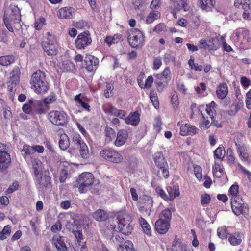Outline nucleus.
<instances>
[{
    "mask_svg": "<svg viewBox=\"0 0 251 251\" xmlns=\"http://www.w3.org/2000/svg\"><path fill=\"white\" fill-rule=\"evenodd\" d=\"M72 141L75 144L79 146V147L81 146L82 143H85L82 140L80 135L79 134H75L73 136Z\"/></svg>",
    "mask_w": 251,
    "mask_h": 251,
    "instance_id": "0e129e2a",
    "label": "nucleus"
},
{
    "mask_svg": "<svg viewBox=\"0 0 251 251\" xmlns=\"http://www.w3.org/2000/svg\"><path fill=\"white\" fill-rule=\"evenodd\" d=\"M194 57L192 56H191L188 62V64L189 67L191 69H194L196 71H201L203 69V66L202 65H199L197 63H195L194 62Z\"/></svg>",
    "mask_w": 251,
    "mask_h": 251,
    "instance_id": "a18cd8bd",
    "label": "nucleus"
},
{
    "mask_svg": "<svg viewBox=\"0 0 251 251\" xmlns=\"http://www.w3.org/2000/svg\"><path fill=\"white\" fill-rule=\"evenodd\" d=\"M73 233L74 236H75V238L79 246H81L80 243L81 242V241L83 240L82 230H74L73 231Z\"/></svg>",
    "mask_w": 251,
    "mask_h": 251,
    "instance_id": "680f3d73",
    "label": "nucleus"
},
{
    "mask_svg": "<svg viewBox=\"0 0 251 251\" xmlns=\"http://www.w3.org/2000/svg\"><path fill=\"white\" fill-rule=\"evenodd\" d=\"M201 114L202 116L203 121L202 123L201 124V128L203 130H206L209 128L211 126V124L210 123V121L208 120H206L203 114L202 113V111L201 112Z\"/></svg>",
    "mask_w": 251,
    "mask_h": 251,
    "instance_id": "bf43d9fd",
    "label": "nucleus"
},
{
    "mask_svg": "<svg viewBox=\"0 0 251 251\" xmlns=\"http://www.w3.org/2000/svg\"><path fill=\"white\" fill-rule=\"evenodd\" d=\"M225 153V150L223 147H219L214 152L215 158L223 160Z\"/></svg>",
    "mask_w": 251,
    "mask_h": 251,
    "instance_id": "3c124183",
    "label": "nucleus"
},
{
    "mask_svg": "<svg viewBox=\"0 0 251 251\" xmlns=\"http://www.w3.org/2000/svg\"><path fill=\"white\" fill-rule=\"evenodd\" d=\"M92 43L91 35L88 31L79 34L75 40V46L79 49H85Z\"/></svg>",
    "mask_w": 251,
    "mask_h": 251,
    "instance_id": "9d476101",
    "label": "nucleus"
},
{
    "mask_svg": "<svg viewBox=\"0 0 251 251\" xmlns=\"http://www.w3.org/2000/svg\"><path fill=\"white\" fill-rule=\"evenodd\" d=\"M117 220L119 232L124 235L131 234L133 228L130 224L131 217L128 214L125 213L120 214L117 218Z\"/></svg>",
    "mask_w": 251,
    "mask_h": 251,
    "instance_id": "f03ea898",
    "label": "nucleus"
},
{
    "mask_svg": "<svg viewBox=\"0 0 251 251\" xmlns=\"http://www.w3.org/2000/svg\"><path fill=\"white\" fill-rule=\"evenodd\" d=\"M48 37L42 43V47L45 52L49 56H54L57 53L58 46L54 36L50 32L47 33Z\"/></svg>",
    "mask_w": 251,
    "mask_h": 251,
    "instance_id": "20e7f679",
    "label": "nucleus"
},
{
    "mask_svg": "<svg viewBox=\"0 0 251 251\" xmlns=\"http://www.w3.org/2000/svg\"><path fill=\"white\" fill-rule=\"evenodd\" d=\"M154 81V79L152 76H149L146 79L145 84H142L141 85L142 89L150 88L151 87L152 84Z\"/></svg>",
    "mask_w": 251,
    "mask_h": 251,
    "instance_id": "e2e57ef3",
    "label": "nucleus"
},
{
    "mask_svg": "<svg viewBox=\"0 0 251 251\" xmlns=\"http://www.w3.org/2000/svg\"><path fill=\"white\" fill-rule=\"evenodd\" d=\"M31 88L37 94L47 92L49 88L45 73L41 70L34 72L31 78Z\"/></svg>",
    "mask_w": 251,
    "mask_h": 251,
    "instance_id": "f257e3e1",
    "label": "nucleus"
},
{
    "mask_svg": "<svg viewBox=\"0 0 251 251\" xmlns=\"http://www.w3.org/2000/svg\"><path fill=\"white\" fill-rule=\"evenodd\" d=\"M21 152L24 158L26 159L27 156L34 154V149L33 146L25 144L23 146Z\"/></svg>",
    "mask_w": 251,
    "mask_h": 251,
    "instance_id": "58836bf2",
    "label": "nucleus"
},
{
    "mask_svg": "<svg viewBox=\"0 0 251 251\" xmlns=\"http://www.w3.org/2000/svg\"><path fill=\"white\" fill-rule=\"evenodd\" d=\"M128 136V132L125 129L120 130L117 133V138L115 141V145L120 147L124 145L126 141Z\"/></svg>",
    "mask_w": 251,
    "mask_h": 251,
    "instance_id": "4be33fe9",
    "label": "nucleus"
},
{
    "mask_svg": "<svg viewBox=\"0 0 251 251\" xmlns=\"http://www.w3.org/2000/svg\"><path fill=\"white\" fill-rule=\"evenodd\" d=\"M100 154L104 159L114 163H120L123 160L122 155L118 151L111 148L101 151Z\"/></svg>",
    "mask_w": 251,
    "mask_h": 251,
    "instance_id": "6e6552de",
    "label": "nucleus"
},
{
    "mask_svg": "<svg viewBox=\"0 0 251 251\" xmlns=\"http://www.w3.org/2000/svg\"><path fill=\"white\" fill-rule=\"evenodd\" d=\"M85 69L88 72H91L95 70L97 66L98 65L99 61L98 59L94 56L87 55L85 57Z\"/></svg>",
    "mask_w": 251,
    "mask_h": 251,
    "instance_id": "dca6fc26",
    "label": "nucleus"
},
{
    "mask_svg": "<svg viewBox=\"0 0 251 251\" xmlns=\"http://www.w3.org/2000/svg\"><path fill=\"white\" fill-rule=\"evenodd\" d=\"M160 17V12L156 10L151 11L146 18V22L147 24H151L155 20L159 19Z\"/></svg>",
    "mask_w": 251,
    "mask_h": 251,
    "instance_id": "e433bc0d",
    "label": "nucleus"
},
{
    "mask_svg": "<svg viewBox=\"0 0 251 251\" xmlns=\"http://www.w3.org/2000/svg\"><path fill=\"white\" fill-rule=\"evenodd\" d=\"M125 121L127 124L136 126L140 122V114L136 111L131 112Z\"/></svg>",
    "mask_w": 251,
    "mask_h": 251,
    "instance_id": "b1692460",
    "label": "nucleus"
},
{
    "mask_svg": "<svg viewBox=\"0 0 251 251\" xmlns=\"http://www.w3.org/2000/svg\"><path fill=\"white\" fill-rule=\"evenodd\" d=\"M134 245L129 240L125 241L123 245H119L118 251H134Z\"/></svg>",
    "mask_w": 251,
    "mask_h": 251,
    "instance_id": "f704fd0d",
    "label": "nucleus"
},
{
    "mask_svg": "<svg viewBox=\"0 0 251 251\" xmlns=\"http://www.w3.org/2000/svg\"><path fill=\"white\" fill-rule=\"evenodd\" d=\"M215 3V0H200L199 6L202 10L209 11Z\"/></svg>",
    "mask_w": 251,
    "mask_h": 251,
    "instance_id": "473e14b6",
    "label": "nucleus"
},
{
    "mask_svg": "<svg viewBox=\"0 0 251 251\" xmlns=\"http://www.w3.org/2000/svg\"><path fill=\"white\" fill-rule=\"evenodd\" d=\"M153 202V200L151 197L146 195H143L139 202V211L148 213V215H150V213L149 211L152 207Z\"/></svg>",
    "mask_w": 251,
    "mask_h": 251,
    "instance_id": "9b49d317",
    "label": "nucleus"
},
{
    "mask_svg": "<svg viewBox=\"0 0 251 251\" xmlns=\"http://www.w3.org/2000/svg\"><path fill=\"white\" fill-rule=\"evenodd\" d=\"M32 107H33V112L36 113L42 114L46 113L49 107L45 104L42 100H32Z\"/></svg>",
    "mask_w": 251,
    "mask_h": 251,
    "instance_id": "6ab92c4d",
    "label": "nucleus"
},
{
    "mask_svg": "<svg viewBox=\"0 0 251 251\" xmlns=\"http://www.w3.org/2000/svg\"><path fill=\"white\" fill-rule=\"evenodd\" d=\"M94 177L93 175L89 172H84L79 175L76 180V187L78 188L80 193H85L86 188L93 183Z\"/></svg>",
    "mask_w": 251,
    "mask_h": 251,
    "instance_id": "39448f33",
    "label": "nucleus"
},
{
    "mask_svg": "<svg viewBox=\"0 0 251 251\" xmlns=\"http://www.w3.org/2000/svg\"><path fill=\"white\" fill-rule=\"evenodd\" d=\"M159 218L164 219V221L170 223L172 218V212L171 209L166 208L163 210L159 216Z\"/></svg>",
    "mask_w": 251,
    "mask_h": 251,
    "instance_id": "49530a36",
    "label": "nucleus"
},
{
    "mask_svg": "<svg viewBox=\"0 0 251 251\" xmlns=\"http://www.w3.org/2000/svg\"><path fill=\"white\" fill-rule=\"evenodd\" d=\"M56 100V97L55 94H51L46 97L43 102L45 104L48 106V104H51L54 102Z\"/></svg>",
    "mask_w": 251,
    "mask_h": 251,
    "instance_id": "69168bd1",
    "label": "nucleus"
},
{
    "mask_svg": "<svg viewBox=\"0 0 251 251\" xmlns=\"http://www.w3.org/2000/svg\"><path fill=\"white\" fill-rule=\"evenodd\" d=\"M172 250L173 251H186L185 246L176 239L172 243Z\"/></svg>",
    "mask_w": 251,
    "mask_h": 251,
    "instance_id": "79ce46f5",
    "label": "nucleus"
},
{
    "mask_svg": "<svg viewBox=\"0 0 251 251\" xmlns=\"http://www.w3.org/2000/svg\"><path fill=\"white\" fill-rule=\"evenodd\" d=\"M19 188V183L17 181L14 182L11 185H10L9 188L6 190L5 193L6 194H10L15 191L17 190Z\"/></svg>",
    "mask_w": 251,
    "mask_h": 251,
    "instance_id": "338daca9",
    "label": "nucleus"
},
{
    "mask_svg": "<svg viewBox=\"0 0 251 251\" xmlns=\"http://www.w3.org/2000/svg\"><path fill=\"white\" fill-rule=\"evenodd\" d=\"M177 10H180L182 9L185 11H188L189 7L188 6V0H180L178 2V6L176 8Z\"/></svg>",
    "mask_w": 251,
    "mask_h": 251,
    "instance_id": "5fc2aeb1",
    "label": "nucleus"
},
{
    "mask_svg": "<svg viewBox=\"0 0 251 251\" xmlns=\"http://www.w3.org/2000/svg\"><path fill=\"white\" fill-rule=\"evenodd\" d=\"M211 197L210 195L205 193L202 194L200 197L201 203L202 206L207 205L210 202Z\"/></svg>",
    "mask_w": 251,
    "mask_h": 251,
    "instance_id": "4d7b16f0",
    "label": "nucleus"
},
{
    "mask_svg": "<svg viewBox=\"0 0 251 251\" xmlns=\"http://www.w3.org/2000/svg\"><path fill=\"white\" fill-rule=\"evenodd\" d=\"M32 100H29L28 101V102L23 105L22 109L25 113L26 114H29L32 112H33V107H32Z\"/></svg>",
    "mask_w": 251,
    "mask_h": 251,
    "instance_id": "864d4df0",
    "label": "nucleus"
},
{
    "mask_svg": "<svg viewBox=\"0 0 251 251\" xmlns=\"http://www.w3.org/2000/svg\"><path fill=\"white\" fill-rule=\"evenodd\" d=\"M11 226H5L2 231L0 230V240H3L8 237L11 233Z\"/></svg>",
    "mask_w": 251,
    "mask_h": 251,
    "instance_id": "09e8293b",
    "label": "nucleus"
},
{
    "mask_svg": "<svg viewBox=\"0 0 251 251\" xmlns=\"http://www.w3.org/2000/svg\"><path fill=\"white\" fill-rule=\"evenodd\" d=\"M243 234L240 232H235L230 235L228 241L231 245L236 246L240 245L242 241Z\"/></svg>",
    "mask_w": 251,
    "mask_h": 251,
    "instance_id": "cd10ccee",
    "label": "nucleus"
},
{
    "mask_svg": "<svg viewBox=\"0 0 251 251\" xmlns=\"http://www.w3.org/2000/svg\"><path fill=\"white\" fill-rule=\"evenodd\" d=\"M48 120L53 125L63 126L68 122L67 114L62 110H52L48 114Z\"/></svg>",
    "mask_w": 251,
    "mask_h": 251,
    "instance_id": "423d86ee",
    "label": "nucleus"
},
{
    "mask_svg": "<svg viewBox=\"0 0 251 251\" xmlns=\"http://www.w3.org/2000/svg\"><path fill=\"white\" fill-rule=\"evenodd\" d=\"M8 18L11 21H13L14 23H20L21 15L20 10L17 6H13L11 7V13Z\"/></svg>",
    "mask_w": 251,
    "mask_h": 251,
    "instance_id": "bb28decb",
    "label": "nucleus"
},
{
    "mask_svg": "<svg viewBox=\"0 0 251 251\" xmlns=\"http://www.w3.org/2000/svg\"><path fill=\"white\" fill-rule=\"evenodd\" d=\"M228 88L226 83L220 84L216 90V94L218 98L220 99H224L227 95Z\"/></svg>",
    "mask_w": 251,
    "mask_h": 251,
    "instance_id": "a878e982",
    "label": "nucleus"
},
{
    "mask_svg": "<svg viewBox=\"0 0 251 251\" xmlns=\"http://www.w3.org/2000/svg\"><path fill=\"white\" fill-rule=\"evenodd\" d=\"M65 237L63 236H53L51 243L56 247L57 251H74L72 247H67L64 242Z\"/></svg>",
    "mask_w": 251,
    "mask_h": 251,
    "instance_id": "4468645a",
    "label": "nucleus"
},
{
    "mask_svg": "<svg viewBox=\"0 0 251 251\" xmlns=\"http://www.w3.org/2000/svg\"><path fill=\"white\" fill-rule=\"evenodd\" d=\"M216 105V103L214 101H212L209 105H206L205 107L201 106L199 107V110L201 112L202 110H205L210 119L213 120L216 115V110L215 109Z\"/></svg>",
    "mask_w": 251,
    "mask_h": 251,
    "instance_id": "393cba45",
    "label": "nucleus"
},
{
    "mask_svg": "<svg viewBox=\"0 0 251 251\" xmlns=\"http://www.w3.org/2000/svg\"><path fill=\"white\" fill-rule=\"evenodd\" d=\"M20 75V71L18 67L14 68L11 73L10 80L8 82V88L10 91H13V89L16 86L19 82Z\"/></svg>",
    "mask_w": 251,
    "mask_h": 251,
    "instance_id": "2eb2a0df",
    "label": "nucleus"
},
{
    "mask_svg": "<svg viewBox=\"0 0 251 251\" xmlns=\"http://www.w3.org/2000/svg\"><path fill=\"white\" fill-rule=\"evenodd\" d=\"M199 129L188 124H183L180 128V134L182 136L194 135L198 133Z\"/></svg>",
    "mask_w": 251,
    "mask_h": 251,
    "instance_id": "a211bd4d",
    "label": "nucleus"
},
{
    "mask_svg": "<svg viewBox=\"0 0 251 251\" xmlns=\"http://www.w3.org/2000/svg\"><path fill=\"white\" fill-rule=\"evenodd\" d=\"M139 222L140 226H141L144 232L149 236L151 235V226L148 224L147 221L143 217H140L139 218Z\"/></svg>",
    "mask_w": 251,
    "mask_h": 251,
    "instance_id": "c756f323",
    "label": "nucleus"
},
{
    "mask_svg": "<svg viewBox=\"0 0 251 251\" xmlns=\"http://www.w3.org/2000/svg\"><path fill=\"white\" fill-rule=\"evenodd\" d=\"M5 146L0 144V171L6 169L11 162L9 154L7 152Z\"/></svg>",
    "mask_w": 251,
    "mask_h": 251,
    "instance_id": "f8f14e48",
    "label": "nucleus"
},
{
    "mask_svg": "<svg viewBox=\"0 0 251 251\" xmlns=\"http://www.w3.org/2000/svg\"><path fill=\"white\" fill-rule=\"evenodd\" d=\"M130 46L133 48H140L144 44L143 33L138 29H134L128 38Z\"/></svg>",
    "mask_w": 251,
    "mask_h": 251,
    "instance_id": "1a4fd4ad",
    "label": "nucleus"
},
{
    "mask_svg": "<svg viewBox=\"0 0 251 251\" xmlns=\"http://www.w3.org/2000/svg\"><path fill=\"white\" fill-rule=\"evenodd\" d=\"M155 77V84L157 86V90L158 92H161L167 86L169 81L163 78L164 77L160 73L156 74Z\"/></svg>",
    "mask_w": 251,
    "mask_h": 251,
    "instance_id": "aec40b11",
    "label": "nucleus"
},
{
    "mask_svg": "<svg viewBox=\"0 0 251 251\" xmlns=\"http://www.w3.org/2000/svg\"><path fill=\"white\" fill-rule=\"evenodd\" d=\"M154 160L158 168L157 176L160 178H167L169 176L168 164L163 155L161 152L154 154Z\"/></svg>",
    "mask_w": 251,
    "mask_h": 251,
    "instance_id": "7ed1b4c3",
    "label": "nucleus"
},
{
    "mask_svg": "<svg viewBox=\"0 0 251 251\" xmlns=\"http://www.w3.org/2000/svg\"><path fill=\"white\" fill-rule=\"evenodd\" d=\"M61 69L64 72L73 71L75 69V67L72 62L66 60L62 62Z\"/></svg>",
    "mask_w": 251,
    "mask_h": 251,
    "instance_id": "c03bdc74",
    "label": "nucleus"
},
{
    "mask_svg": "<svg viewBox=\"0 0 251 251\" xmlns=\"http://www.w3.org/2000/svg\"><path fill=\"white\" fill-rule=\"evenodd\" d=\"M79 153L81 157L84 159H87L89 156V149L85 143H82L80 147Z\"/></svg>",
    "mask_w": 251,
    "mask_h": 251,
    "instance_id": "37998d69",
    "label": "nucleus"
},
{
    "mask_svg": "<svg viewBox=\"0 0 251 251\" xmlns=\"http://www.w3.org/2000/svg\"><path fill=\"white\" fill-rule=\"evenodd\" d=\"M122 37V35L120 34H115L113 37H107L105 40V42L110 45L112 43H117L119 41Z\"/></svg>",
    "mask_w": 251,
    "mask_h": 251,
    "instance_id": "13d9d810",
    "label": "nucleus"
},
{
    "mask_svg": "<svg viewBox=\"0 0 251 251\" xmlns=\"http://www.w3.org/2000/svg\"><path fill=\"white\" fill-rule=\"evenodd\" d=\"M231 206L232 211L237 216L247 214L249 212L248 204L239 197L231 199Z\"/></svg>",
    "mask_w": 251,
    "mask_h": 251,
    "instance_id": "0eeeda50",
    "label": "nucleus"
},
{
    "mask_svg": "<svg viewBox=\"0 0 251 251\" xmlns=\"http://www.w3.org/2000/svg\"><path fill=\"white\" fill-rule=\"evenodd\" d=\"M93 218L97 221H102L108 218L107 214L102 209H98L93 213Z\"/></svg>",
    "mask_w": 251,
    "mask_h": 251,
    "instance_id": "72a5a7b5",
    "label": "nucleus"
},
{
    "mask_svg": "<svg viewBox=\"0 0 251 251\" xmlns=\"http://www.w3.org/2000/svg\"><path fill=\"white\" fill-rule=\"evenodd\" d=\"M14 61V57L13 55H5L0 57V64L2 66H8Z\"/></svg>",
    "mask_w": 251,
    "mask_h": 251,
    "instance_id": "4c0bfd02",
    "label": "nucleus"
},
{
    "mask_svg": "<svg viewBox=\"0 0 251 251\" xmlns=\"http://www.w3.org/2000/svg\"><path fill=\"white\" fill-rule=\"evenodd\" d=\"M81 94H78L75 96L74 100L78 106H81L84 109L89 111L90 106L87 103L84 102L80 98Z\"/></svg>",
    "mask_w": 251,
    "mask_h": 251,
    "instance_id": "a19ab883",
    "label": "nucleus"
},
{
    "mask_svg": "<svg viewBox=\"0 0 251 251\" xmlns=\"http://www.w3.org/2000/svg\"><path fill=\"white\" fill-rule=\"evenodd\" d=\"M75 13V10L73 7H63L58 11V17L60 18L70 19L73 18Z\"/></svg>",
    "mask_w": 251,
    "mask_h": 251,
    "instance_id": "5701e85b",
    "label": "nucleus"
},
{
    "mask_svg": "<svg viewBox=\"0 0 251 251\" xmlns=\"http://www.w3.org/2000/svg\"><path fill=\"white\" fill-rule=\"evenodd\" d=\"M103 109L105 113L114 116H115L117 111V108L113 106H105Z\"/></svg>",
    "mask_w": 251,
    "mask_h": 251,
    "instance_id": "774afa93",
    "label": "nucleus"
},
{
    "mask_svg": "<svg viewBox=\"0 0 251 251\" xmlns=\"http://www.w3.org/2000/svg\"><path fill=\"white\" fill-rule=\"evenodd\" d=\"M167 192L169 195V200H173L179 195V188L177 186H169L167 188Z\"/></svg>",
    "mask_w": 251,
    "mask_h": 251,
    "instance_id": "c9c22d12",
    "label": "nucleus"
},
{
    "mask_svg": "<svg viewBox=\"0 0 251 251\" xmlns=\"http://www.w3.org/2000/svg\"><path fill=\"white\" fill-rule=\"evenodd\" d=\"M170 227V223L164 221L163 219L159 218L155 222V229L160 234L166 233Z\"/></svg>",
    "mask_w": 251,
    "mask_h": 251,
    "instance_id": "f3484780",
    "label": "nucleus"
},
{
    "mask_svg": "<svg viewBox=\"0 0 251 251\" xmlns=\"http://www.w3.org/2000/svg\"><path fill=\"white\" fill-rule=\"evenodd\" d=\"M70 145V141L68 136L65 133H62L60 135L59 146L62 150L67 149Z\"/></svg>",
    "mask_w": 251,
    "mask_h": 251,
    "instance_id": "2f4dec72",
    "label": "nucleus"
},
{
    "mask_svg": "<svg viewBox=\"0 0 251 251\" xmlns=\"http://www.w3.org/2000/svg\"><path fill=\"white\" fill-rule=\"evenodd\" d=\"M105 136L106 137V140L108 142L112 141L115 139L116 137L115 131L110 127H106L105 129Z\"/></svg>",
    "mask_w": 251,
    "mask_h": 251,
    "instance_id": "de8ad7c7",
    "label": "nucleus"
},
{
    "mask_svg": "<svg viewBox=\"0 0 251 251\" xmlns=\"http://www.w3.org/2000/svg\"><path fill=\"white\" fill-rule=\"evenodd\" d=\"M150 98L154 107L156 109H158L159 107V103L157 94L153 91L150 92Z\"/></svg>",
    "mask_w": 251,
    "mask_h": 251,
    "instance_id": "8fccbe9b",
    "label": "nucleus"
},
{
    "mask_svg": "<svg viewBox=\"0 0 251 251\" xmlns=\"http://www.w3.org/2000/svg\"><path fill=\"white\" fill-rule=\"evenodd\" d=\"M33 172L35 176H38L39 175L42 174L43 167L42 163L38 158H35L32 162Z\"/></svg>",
    "mask_w": 251,
    "mask_h": 251,
    "instance_id": "c85d7f7f",
    "label": "nucleus"
},
{
    "mask_svg": "<svg viewBox=\"0 0 251 251\" xmlns=\"http://www.w3.org/2000/svg\"><path fill=\"white\" fill-rule=\"evenodd\" d=\"M212 172L214 176L217 178H220L225 175L223 168L216 161H215L214 165L213 166Z\"/></svg>",
    "mask_w": 251,
    "mask_h": 251,
    "instance_id": "7c9ffc66",
    "label": "nucleus"
},
{
    "mask_svg": "<svg viewBox=\"0 0 251 251\" xmlns=\"http://www.w3.org/2000/svg\"><path fill=\"white\" fill-rule=\"evenodd\" d=\"M46 25V20L44 17H40L38 19L36 20L34 23V27L37 30H40L42 29L43 25Z\"/></svg>",
    "mask_w": 251,
    "mask_h": 251,
    "instance_id": "6e6d98bb",
    "label": "nucleus"
},
{
    "mask_svg": "<svg viewBox=\"0 0 251 251\" xmlns=\"http://www.w3.org/2000/svg\"><path fill=\"white\" fill-rule=\"evenodd\" d=\"M237 152L240 159L243 161H248L249 159V154L247 152L246 147L243 144H239L235 142Z\"/></svg>",
    "mask_w": 251,
    "mask_h": 251,
    "instance_id": "412c9836",
    "label": "nucleus"
},
{
    "mask_svg": "<svg viewBox=\"0 0 251 251\" xmlns=\"http://www.w3.org/2000/svg\"><path fill=\"white\" fill-rule=\"evenodd\" d=\"M217 234L219 237L221 239L227 238L228 234L227 228L226 226L218 228L217 229Z\"/></svg>",
    "mask_w": 251,
    "mask_h": 251,
    "instance_id": "603ef678",
    "label": "nucleus"
},
{
    "mask_svg": "<svg viewBox=\"0 0 251 251\" xmlns=\"http://www.w3.org/2000/svg\"><path fill=\"white\" fill-rule=\"evenodd\" d=\"M248 31L244 28H238L231 35V38L234 42H238L240 40L241 35L243 34H246Z\"/></svg>",
    "mask_w": 251,
    "mask_h": 251,
    "instance_id": "ea45409f",
    "label": "nucleus"
},
{
    "mask_svg": "<svg viewBox=\"0 0 251 251\" xmlns=\"http://www.w3.org/2000/svg\"><path fill=\"white\" fill-rule=\"evenodd\" d=\"M39 175L38 176H35V181L37 188L40 191H44L50 185V177L47 175L41 176Z\"/></svg>",
    "mask_w": 251,
    "mask_h": 251,
    "instance_id": "ddd939ff",
    "label": "nucleus"
},
{
    "mask_svg": "<svg viewBox=\"0 0 251 251\" xmlns=\"http://www.w3.org/2000/svg\"><path fill=\"white\" fill-rule=\"evenodd\" d=\"M194 172L198 180H201L202 178V168L200 166L196 165L194 167Z\"/></svg>",
    "mask_w": 251,
    "mask_h": 251,
    "instance_id": "052dcab7",
    "label": "nucleus"
}]
</instances>
